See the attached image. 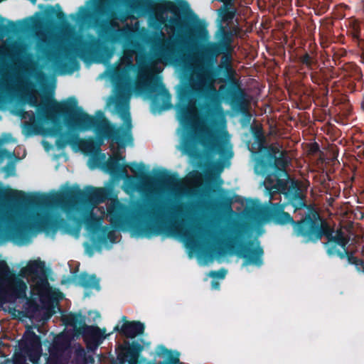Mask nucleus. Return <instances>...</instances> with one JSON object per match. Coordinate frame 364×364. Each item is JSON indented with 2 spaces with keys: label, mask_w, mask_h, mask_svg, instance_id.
Returning a JSON list of instances; mask_svg holds the SVG:
<instances>
[{
  "label": "nucleus",
  "mask_w": 364,
  "mask_h": 364,
  "mask_svg": "<svg viewBox=\"0 0 364 364\" xmlns=\"http://www.w3.org/2000/svg\"><path fill=\"white\" fill-rule=\"evenodd\" d=\"M220 38L218 41L208 42L198 53V80L195 91L205 97L208 102L220 103V96L215 82L226 83L228 87L221 85V91L227 100L242 105L243 90L240 81L236 78L237 72L232 66V33L223 26L219 28Z\"/></svg>",
  "instance_id": "1"
},
{
  "label": "nucleus",
  "mask_w": 364,
  "mask_h": 364,
  "mask_svg": "<svg viewBox=\"0 0 364 364\" xmlns=\"http://www.w3.org/2000/svg\"><path fill=\"white\" fill-rule=\"evenodd\" d=\"M188 204L181 203L170 212L171 219L165 220L164 208L156 204L137 205L132 210L116 200L107 208L109 222L117 229L129 227L137 236L151 238L154 236H178L187 241L195 238L196 227L190 225L183 218Z\"/></svg>",
  "instance_id": "2"
},
{
  "label": "nucleus",
  "mask_w": 364,
  "mask_h": 364,
  "mask_svg": "<svg viewBox=\"0 0 364 364\" xmlns=\"http://www.w3.org/2000/svg\"><path fill=\"white\" fill-rule=\"evenodd\" d=\"M114 107L117 112L127 114L128 117L125 119L126 128L117 127L106 118L101 110H98L96 112L97 117H94L84 112L82 108L77 105L66 116L64 121L70 129L81 131L94 129L97 134V139L90 137L86 139H80L77 136V143L83 151L92 153L100 151V146L105 139H111L122 148L127 144L132 143V122L128 105L117 100Z\"/></svg>",
  "instance_id": "3"
},
{
  "label": "nucleus",
  "mask_w": 364,
  "mask_h": 364,
  "mask_svg": "<svg viewBox=\"0 0 364 364\" xmlns=\"http://www.w3.org/2000/svg\"><path fill=\"white\" fill-rule=\"evenodd\" d=\"M62 208L66 213L67 219L72 225L64 218L55 215V218H48L41 220L38 223L39 228L46 233H55L58 229H65L67 232L78 234L84 224L87 230L92 234V243L97 251H100L102 245L106 244L108 240L111 242H114V232L107 226H102L101 219L92 210L86 211L79 204H70V207Z\"/></svg>",
  "instance_id": "4"
},
{
  "label": "nucleus",
  "mask_w": 364,
  "mask_h": 364,
  "mask_svg": "<svg viewBox=\"0 0 364 364\" xmlns=\"http://www.w3.org/2000/svg\"><path fill=\"white\" fill-rule=\"evenodd\" d=\"M111 190L106 188H95L87 186L81 190L78 186L70 187L66 190L55 193L52 195L45 193H32L26 195L22 191L10 189L6 194V198L14 202L24 205L36 208L60 205L70 206V204L97 205L109 199Z\"/></svg>",
  "instance_id": "5"
},
{
  "label": "nucleus",
  "mask_w": 364,
  "mask_h": 364,
  "mask_svg": "<svg viewBox=\"0 0 364 364\" xmlns=\"http://www.w3.org/2000/svg\"><path fill=\"white\" fill-rule=\"evenodd\" d=\"M277 193L284 195V201L272 204L269 212V218L277 225H291L293 234L301 237L305 243L306 236L300 232V229L301 227L306 228L305 220L308 216L313 218L317 210L307 206L306 196L298 181H292L287 190L278 191Z\"/></svg>",
  "instance_id": "6"
},
{
  "label": "nucleus",
  "mask_w": 364,
  "mask_h": 364,
  "mask_svg": "<svg viewBox=\"0 0 364 364\" xmlns=\"http://www.w3.org/2000/svg\"><path fill=\"white\" fill-rule=\"evenodd\" d=\"M124 160V156L116 153L105 163V168L112 176L125 178L127 183L132 190H135L138 186L136 180L145 186L159 183L167 187H174L180 182L177 173H170L166 169L159 171L155 176H151L149 173L145 171L146 166L143 163H131L129 166L131 171L135 174L138 173V175L136 176H129L127 170L128 164L122 165L120 164V161Z\"/></svg>",
  "instance_id": "7"
},
{
  "label": "nucleus",
  "mask_w": 364,
  "mask_h": 364,
  "mask_svg": "<svg viewBox=\"0 0 364 364\" xmlns=\"http://www.w3.org/2000/svg\"><path fill=\"white\" fill-rule=\"evenodd\" d=\"M198 80V70L189 79V87L181 89L178 92V103L176 105L177 116L183 127L188 131V136L183 141V151L191 157L198 154L196 144L197 126L193 116L192 105L196 97L203 99L208 110H212L220 103L209 104L205 97L199 95L194 90Z\"/></svg>",
  "instance_id": "8"
},
{
  "label": "nucleus",
  "mask_w": 364,
  "mask_h": 364,
  "mask_svg": "<svg viewBox=\"0 0 364 364\" xmlns=\"http://www.w3.org/2000/svg\"><path fill=\"white\" fill-rule=\"evenodd\" d=\"M288 159L286 154L277 148H271L265 156L255 159V172L265 176L264 184L271 198L278 191L287 190L292 181L286 171Z\"/></svg>",
  "instance_id": "9"
},
{
  "label": "nucleus",
  "mask_w": 364,
  "mask_h": 364,
  "mask_svg": "<svg viewBox=\"0 0 364 364\" xmlns=\"http://www.w3.org/2000/svg\"><path fill=\"white\" fill-rule=\"evenodd\" d=\"M305 222L306 228L301 227L300 229V232L306 236L305 243L316 244L325 237L327 241L323 243V245L328 256L337 255L339 257V253L349 252L346 249L348 240L345 237L343 232L341 230H337L336 235H333V228L321 218L318 211L315 213L313 218L311 219L308 216Z\"/></svg>",
  "instance_id": "10"
},
{
  "label": "nucleus",
  "mask_w": 364,
  "mask_h": 364,
  "mask_svg": "<svg viewBox=\"0 0 364 364\" xmlns=\"http://www.w3.org/2000/svg\"><path fill=\"white\" fill-rule=\"evenodd\" d=\"M109 11L108 0H95L94 14L85 7L80 6L77 14L82 21H94L95 26L98 28V36L104 41L112 44L118 43L125 38L126 31L119 28L118 24L107 18H101L107 16ZM76 14H71L75 18Z\"/></svg>",
  "instance_id": "11"
},
{
  "label": "nucleus",
  "mask_w": 364,
  "mask_h": 364,
  "mask_svg": "<svg viewBox=\"0 0 364 364\" xmlns=\"http://www.w3.org/2000/svg\"><path fill=\"white\" fill-rule=\"evenodd\" d=\"M234 233L223 242L224 247L220 248L221 254L224 255L227 253L226 250H228L242 258L243 265L261 267L263 264L264 250L259 242L242 241L245 235L243 225H237L234 228Z\"/></svg>",
  "instance_id": "12"
},
{
  "label": "nucleus",
  "mask_w": 364,
  "mask_h": 364,
  "mask_svg": "<svg viewBox=\"0 0 364 364\" xmlns=\"http://www.w3.org/2000/svg\"><path fill=\"white\" fill-rule=\"evenodd\" d=\"M27 102L31 107L36 108L38 117L41 120L50 122L54 125H59L60 118L63 117L65 119L77 104V100L73 97L60 103L54 98L38 102L36 96L33 94L28 95Z\"/></svg>",
  "instance_id": "13"
},
{
  "label": "nucleus",
  "mask_w": 364,
  "mask_h": 364,
  "mask_svg": "<svg viewBox=\"0 0 364 364\" xmlns=\"http://www.w3.org/2000/svg\"><path fill=\"white\" fill-rule=\"evenodd\" d=\"M48 218H55V216L42 218L34 223L21 222L8 228H0V242L11 240L16 244H25L29 241L31 232L34 230L46 232L39 228L38 223Z\"/></svg>",
  "instance_id": "14"
},
{
  "label": "nucleus",
  "mask_w": 364,
  "mask_h": 364,
  "mask_svg": "<svg viewBox=\"0 0 364 364\" xmlns=\"http://www.w3.org/2000/svg\"><path fill=\"white\" fill-rule=\"evenodd\" d=\"M146 90L151 100V109L153 113H160L172 107L171 96L162 82H150L146 85Z\"/></svg>",
  "instance_id": "15"
},
{
  "label": "nucleus",
  "mask_w": 364,
  "mask_h": 364,
  "mask_svg": "<svg viewBox=\"0 0 364 364\" xmlns=\"http://www.w3.org/2000/svg\"><path fill=\"white\" fill-rule=\"evenodd\" d=\"M6 21V19L4 17L0 16V38H3L8 34H20L30 30L31 28L38 27L44 22L42 17H30L16 22L8 20V24L4 25L3 23Z\"/></svg>",
  "instance_id": "16"
},
{
  "label": "nucleus",
  "mask_w": 364,
  "mask_h": 364,
  "mask_svg": "<svg viewBox=\"0 0 364 364\" xmlns=\"http://www.w3.org/2000/svg\"><path fill=\"white\" fill-rule=\"evenodd\" d=\"M154 41V48L159 57L167 60L176 56L178 43L176 39L165 38L164 33L160 31L158 37Z\"/></svg>",
  "instance_id": "17"
},
{
  "label": "nucleus",
  "mask_w": 364,
  "mask_h": 364,
  "mask_svg": "<svg viewBox=\"0 0 364 364\" xmlns=\"http://www.w3.org/2000/svg\"><path fill=\"white\" fill-rule=\"evenodd\" d=\"M106 329L97 326L84 324L80 328V333L88 350L94 351L107 338Z\"/></svg>",
  "instance_id": "18"
},
{
  "label": "nucleus",
  "mask_w": 364,
  "mask_h": 364,
  "mask_svg": "<svg viewBox=\"0 0 364 364\" xmlns=\"http://www.w3.org/2000/svg\"><path fill=\"white\" fill-rule=\"evenodd\" d=\"M137 7L147 13L168 11L176 14L179 8L176 3L168 0H138Z\"/></svg>",
  "instance_id": "19"
},
{
  "label": "nucleus",
  "mask_w": 364,
  "mask_h": 364,
  "mask_svg": "<svg viewBox=\"0 0 364 364\" xmlns=\"http://www.w3.org/2000/svg\"><path fill=\"white\" fill-rule=\"evenodd\" d=\"M202 144L210 153L219 154L220 158L229 159L232 157L231 148H228L224 141L214 134H210L202 139Z\"/></svg>",
  "instance_id": "20"
},
{
  "label": "nucleus",
  "mask_w": 364,
  "mask_h": 364,
  "mask_svg": "<svg viewBox=\"0 0 364 364\" xmlns=\"http://www.w3.org/2000/svg\"><path fill=\"white\" fill-rule=\"evenodd\" d=\"M123 323L121 326L117 325L114 328V331H117L119 334L127 338H134L138 336L144 334L145 326L139 321H127L126 316H122Z\"/></svg>",
  "instance_id": "21"
},
{
  "label": "nucleus",
  "mask_w": 364,
  "mask_h": 364,
  "mask_svg": "<svg viewBox=\"0 0 364 364\" xmlns=\"http://www.w3.org/2000/svg\"><path fill=\"white\" fill-rule=\"evenodd\" d=\"M122 353L118 355L117 358L120 360L121 364H124L127 360L129 364H139V358L141 353L144 350V346L138 341H132L125 343V346H122Z\"/></svg>",
  "instance_id": "22"
},
{
  "label": "nucleus",
  "mask_w": 364,
  "mask_h": 364,
  "mask_svg": "<svg viewBox=\"0 0 364 364\" xmlns=\"http://www.w3.org/2000/svg\"><path fill=\"white\" fill-rule=\"evenodd\" d=\"M13 279V283L11 282L6 285L7 293L6 294H0V296L10 297L13 299H24L26 296V284L22 279L16 277Z\"/></svg>",
  "instance_id": "23"
},
{
  "label": "nucleus",
  "mask_w": 364,
  "mask_h": 364,
  "mask_svg": "<svg viewBox=\"0 0 364 364\" xmlns=\"http://www.w3.org/2000/svg\"><path fill=\"white\" fill-rule=\"evenodd\" d=\"M45 15L46 23L49 26H53L56 25L55 18H56L58 20L60 25H68L66 15L61 10V7L58 4H56L55 6H50L45 11Z\"/></svg>",
  "instance_id": "24"
},
{
  "label": "nucleus",
  "mask_w": 364,
  "mask_h": 364,
  "mask_svg": "<svg viewBox=\"0 0 364 364\" xmlns=\"http://www.w3.org/2000/svg\"><path fill=\"white\" fill-rule=\"evenodd\" d=\"M74 279L77 285L85 289L99 290L100 288V280L95 274H89L86 272H82L78 276H75Z\"/></svg>",
  "instance_id": "25"
},
{
  "label": "nucleus",
  "mask_w": 364,
  "mask_h": 364,
  "mask_svg": "<svg viewBox=\"0 0 364 364\" xmlns=\"http://www.w3.org/2000/svg\"><path fill=\"white\" fill-rule=\"evenodd\" d=\"M15 277L5 260H0V294L7 293L6 285Z\"/></svg>",
  "instance_id": "26"
},
{
  "label": "nucleus",
  "mask_w": 364,
  "mask_h": 364,
  "mask_svg": "<svg viewBox=\"0 0 364 364\" xmlns=\"http://www.w3.org/2000/svg\"><path fill=\"white\" fill-rule=\"evenodd\" d=\"M63 321L66 326L73 327L79 333H80L81 326L86 324L85 317L80 312L69 313L68 315L63 316Z\"/></svg>",
  "instance_id": "27"
},
{
  "label": "nucleus",
  "mask_w": 364,
  "mask_h": 364,
  "mask_svg": "<svg viewBox=\"0 0 364 364\" xmlns=\"http://www.w3.org/2000/svg\"><path fill=\"white\" fill-rule=\"evenodd\" d=\"M70 346V338L67 335L60 333L55 338L50 351L56 353L57 354H62L68 350Z\"/></svg>",
  "instance_id": "28"
},
{
  "label": "nucleus",
  "mask_w": 364,
  "mask_h": 364,
  "mask_svg": "<svg viewBox=\"0 0 364 364\" xmlns=\"http://www.w3.org/2000/svg\"><path fill=\"white\" fill-rule=\"evenodd\" d=\"M339 258L341 259L346 258L348 263L354 265L358 272L364 274V260L354 256L353 252L349 251L339 253Z\"/></svg>",
  "instance_id": "29"
},
{
  "label": "nucleus",
  "mask_w": 364,
  "mask_h": 364,
  "mask_svg": "<svg viewBox=\"0 0 364 364\" xmlns=\"http://www.w3.org/2000/svg\"><path fill=\"white\" fill-rule=\"evenodd\" d=\"M26 269H27V271L28 272V273L31 274L37 275L39 274L40 272H42V273L43 274V276H45V274H44L45 263H44V262H42L41 260H34V261L30 262L28 264ZM41 282L42 285H46V286L48 285V282L46 277H44L43 279H41Z\"/></svg>",
  "instance_id": "30"
},
{
  "label": "nucleus",
  "mask_w": 364,
  "mask_h": 364,
  "mask_svg": "<svg viewBox=\"0 0 364 364\" xmlns=\"http://www.w3.org/2000/svg\"><path fill=\"white\" fill-rule=\"evenodd\" d=\"M231 1H227L224 3L223 6L219 9V16L222 21H230L234 18L236 11L234 8H231Z\"/></svg>",
  "instance_id": "31"
},
{
  "label": "nucleus",
  "mask_w": 364,
  "mask_h": 364,
  "mask_svg": "<svg viewBox=\"0 0 364 364\" xmlns=\"http://www.w3.org/2000/svg\"><path fill=\"white\" fill-rule=\"evenodd\" d=\"M77 134H63L55 141L56 146L60 149H64L68 144L75 145L77 144Z\"/></svg>",
  "instance_id": "32"
},
{
  "label": "nucleus",
  "mask_w": 364,
  "mask_h": 364,
  "mask_svg": "<svg viewBox=\"0 0 364 364\" xmlns=\"http://www.w3.org/2000/svg\"><path fill=\"white\" fill-rule=\"evenodd\" d=\"M195 18H196V24L194 25L193 28H189L187 30V34L189 38L194 36L202 37L206 36L208 33L205 26L199 21L196 16H195Z\"/></svg>",
  "instance_id": "33"
},
{
  "label": "nucleus",
  "mask_w": 364,
  "mask_h": 364,
  "mask_svg": "<svg viewBox=\"0 0 364 364\" xmlns=\"http://www.w3.org/2000/svg\"><path fill=\"white\" fill-rule=\"evenodd\" d=\"M229 101H230L233 109H235V110L243 114V115H244V117L242 119L243 125L249 124L250 123V121L252 119V115L247 110L246 104H245V92H243L242 103L241 105H239L237 104L236 105V104L233 103L232 100H229Z\"/></svg>",
  "instance_id": "34"
},
{
  "label": "nucleus",
  "mask_w": 364,
  "mask_h": 364,
  "mask_svg": "<svg viewBox=\"0 0 364 364\" xmlns=\"http://www.w3.org/2000/svg\"><path fill=\"white\" fill-rule=\"evenodd\" d=\"M22 351L25 353L26 359L31 362L33 364H38V360L41 358V353L34 348H28L27 346L21 347Z\"/></svg>",
  "instance_id": "35"
},
{
  "label": "nucleus",
  "mask_w": 364,
  "mask_h": 364,
  "mask_svg": "<svg viewBox=\"0 0 364 364\" xmlns=\"http://www.w3.org/2000/svg\"><path fill=\"white\" fill-rule=\"evenodd\" d=\"M250 132L257 145H262L265 140L262 127L257 125H251Z\"/></svg>",
  "instance_id": "36"
},
{
  "label": "nucleus",
  "mask_w": 364,
  "mask_h": 364,
  "mask_svg": "<svg viewBox=\"0 0 364 364\" xmlns=\"http://www.w3.org/2000/svg\"><path fill=\"white\" fill-rule=\"evenodd\" d=\"M97 40H94V42L92 43L85 41L79 48H77V53L81 56V58H85L90 54L91 49L97 44Z\"/></svg>",
  "instance_id": "37"
},
{
  "label": "nucleus",
  "mask_w": 364,
  "mask_h": 364,
  "mask_svg": "<svg viewBox=\"0 0 364 364\" xmlns=\"http://www.w3.org/2000/svg\"><path fill=\"white\" fill-rule=\"evenodd\" d=\"M299 60L301 64L306 65L309 70H311L312 65L316 63L309 53H305L304 55H301L299 58Z\"/></svg>",
  "instance_id": "38"
},
{
  "label": "nucleus",
  "mask_w": 364,
  "mask_h": 364,
  "mask_svg": "<svg viewBox=\"0 0 364 364\" xmlns=\"http://www.w3.org/2000/svg\"><path fill=\"white\" fill-rule=\"evenodd\" d=\"M114 80L117 81V87L119 90L124 89V74L122 71L116 70L114 75Z\"/></svg>",
  "instance_id": "39"
},
{
  "label": "nucleus",
  "mask_w": 364,
  "mask_h": 364,
  "mask_svg": "<svg viewBox=\"0 0 364 364\" xmlns=\"http://www.w3.org/2000/svg\"><path fill=\"white\" fill-rule=\"evenodd\" d=\"M86 352L85 349L82 347H79L75 350V357L77 362L82 364L83 361H85L86 359Z\"/></svg>",
  "instance_id": "40"
},
{
  "label": "nucleus",
  "mask_w": 364,
  "mask_h": 364,
  "mask_svg": "<svg viewBox=\"0 0 364 364\" xmlns=\"http://www.w3.org/2000/svg\"><path fill=\"white\" fill-rule=\"evenodd\" d=\"M169 23L171 27L178 28V30H182L184 28V23L179 17L171 18L169 19Z\"/></svg>",
  "instance_id": "41"
},
{
  "label": "nucleus",
  "mask_w": 364,
  "mask_h": 364,
  "mask_svg": "<svg viewBox=\"0 0 364 364\" xmlns=\"http://www.w3.org/2000/svg\"><path fill=\"white\" fill-rule=\"evenodd\" d=\"M227 274V270L224 268H222L217 271H211L209 273V276L213 278H217V279H224L225 275Z\"/></svg>",
  "instance_id": "42"
},
{
  "label": "nucleus",
  "mask_w": 364,
  "mask_h": 364,
  "mask_svg": "<svg viewBox=\"0 0 364 364\" xmlns=\"http://www.w3.org/2000/svg\"><path fill=\"white\" fill-rule=\"evenodd\" d=\"M160 351L159 353V355H167L168 358L165 361H168L170 357H178L179 358V353L176 352V355H172L171 350H168L164 346H159Z\"/></svg>",
  "instance_id": "43"
},
{
  "label": "nucleus",
  "mask_w": 364,
  "mask_h": 364,
  "mask_svg": "<svg viewBox=\"0 0 364 364\" xmlns=\"http://www.w3.org/2000/svg\"><path fill=\"white\" fill-rule=\"evenodd\" d=\"M38 341L39 337L33 331H29L28 334L26 336V343L24 345L26 346L27 343L33 344Z\"/></svg>",
  "instance_id": "44"
},
{
  "label": "nucleus",
  "mask_w": 364,
  "mask_h": 364,
  "mask_svg": "<svg viewBox=\"0 0 364 364\" xmlns=\"http://www.w3.org/2000/svg\"><path fill=\"white\" fill-rule=\"evenodd\" d=\"M26 356L25 353L15 355L14 358V364H26Z\"/></svg>",
  "instance_id": "45"
},
{
  "label": "nucleus",
  "mask_w": 364,
  "mask_h": 364,
  "mask_svg": "<svg viewBox=\"0 0 364 364\" xmlns=\"http://www.w3.org/2000/svg\"><path fill=\"white\" fill-rule=\"evenodd\" d=\"M50 352V355L47 359V364H60L58 354L54 352Z\"/></svg>",
  "instance_id": "46"
},
{
  "label": "nucleus",
  "mask_w": 364,
  "mask_h": 364,
  "mask_svg": "<svg viewBox=\"0 0 364 364\" xmlns=\"http://www.w3.org/2000/svg\"><path fill=\"white\" fill-rule=\"evenodd\" d=\"M180 360L178 357H170L168 361H160L157 363H149L148 364H179Z\"/></svg>",
  "instance_id": "47"
},
{
  "label": "nucleus",
  "mask_w": 364,
  "mask_h": 364,
  "mask_svg": "<svg viewBox=\"0 0 364 364\" xmlns=\"http://www.w3.org/2000/svg\"><path fill=\"white\" fill-rule=\"evenodd\" d=\"M24 129L27 132L28 134H33L36 133V126L32 123L26 122L24 124Z\"/></svg>",
  "instance_id": "48"
},
{
  "label": "nucleus",
  "mask_w": 364,
  "mask_h": 364,
  "mask_svg": "<svg viewBox=\"0 0 364 364\" xmlns=\"http://www.w3.org/2000/svg\"><path fill=\"white\" fill-rule=\"evenodd\" d=\"M311 78L314 83L320 85L321 83V79L317 75L316 73H311Z\"/></svg>",
  "instance_id": "49"
},
{
  "label": "nucleus",
  "mask_w": 364,
  "mask_h": 364,
  "mask_svg": "<svg viewBox=\"0 0 364 364\" xmlns=\"http://www.w3.org/2000/svg\"><path fill=\"white\" fill-rule=\"evenodd\" d=\"M28 306H29V308L31 309H32L33 311H38V308H39V306L38 305V304L34 301H30L28 303Z\"/></svg>",
  "instance_id": "50"
},
{
  "label": "nucleus",
  "mask_w": 364,
  "mask_h": 364,
  "mask_svg": "<svg viewBox=\"0 0 364 364\" xmlns=\"http://www.w3.org/2000/svg\"><path fill=\"white\" fill-rule=\"evenodd\" d=\"M95 361V359L92 355H86V359L85 361H83L82 364H88V363H93Z\"/></svg>",
  "instance_id": "51"
},
{
  "label": "nucleus",
  "mask_w": 364,
  "mask_h": 364,
  "mask_svg": "<svg viewBox=\"0 0 364 364\" xmlns=\"http://www.w3.org/2000/svg\"><path fill=\"white\" fill-rule=\"evenodd\" d=\"M9 152L7 149H0V158L9 156Z\"/></svg>",
  "instance_id": "52"
},
{
  "label": "nucleus",
  "mask_w": 364,
  "mask_h": 364,
  "mask_svg": "<svg viewBox=\"0 0 364 364\" xmlns=\"http://www.w3.org/2000/svg\"><path fill=\"white\" fill-rule=\"evenodd\" d=\"M319 151V146L318 144L315 143L311 147V151L314 154Z\"/></svg>",
  "instance_id": "53"
},
{
  "label": "nucleus",
  "mask_w": 364,
  "mask_h": 364,
  "mask_svg": "<svg viewBox=\"0 0 364 364\" xmlns=\"http://www.w3.org/2000/svg\"><path fill=\"white\" fill-rule=\"evenodd\" d=\"M211 284L213 289H218L220 286L219 282L215 281H212Z\"/></svg>",
  "instance_id": "54"
},
{
  "label": "nucleus",
  "mask_w": 364,
  "mask_h": 364,
  "mask_svg": "<svg viewBox=\"0 0 364 364\" xmlns=\"http://www.w3.org/2000/svg\"><path fill=\"white\" fill-rule=\"evenodd\" d=\"M87 252H88L90 256H92L93 255V249H92V247H88L87 249Z\"/></svg>",
  "instance_id": "55"
},
{
  "label": "nucleus",
  "mask_w": 364,
  "mask_h": 364,
  "mask_svg": "<svg viewBox=\"0 0 364 364\" xmlns=\"http://www.w3.org/2000/svg\"><path fill=\"white\" fill-rule=\"evenodd\" d=\"M26 115H28V112H26V111H24V110H22L21 111V117L22 118H25L26 117Z\"/></svg>",
  "instance_id": "56"
},
{
  "label": "nucleus",
  "mask_w": 364,
  "mask_h": 364,
  "mask_svg": "<svg viewBox=\"0 0 364 364\" xmlns=\"http://www.w3.org/2000/svg\"><path fill=\"white\" fill-rule=\"evenodd\" d=\"M50 131L54 134H56L57 132H58V129H54V128H52L50 129Z\"/></svg>",
  "instance_id": "57"
},
{
  "label": "nucleus",
  "mask_w": 364,
  "mask_h": 364,
  "mask_svg": "<svg viewBox=\"0 0 364 364\" xmlns=\"http://www.w3.org/2000/svg\"><path fill=\"white\" fill-rule=\"evenodd\" d=\"M31 119H33L35 117L34 114L32 112L31 115L29 116Z\"/></svg>",
  "instance_id": "58"
},
{
  "label": "nucleus",
  "mask_w": 364,
  "mask_h": 364,
  "mask_svg": "<svg viewBox=\"0 0 364 364\" xmlns=\"http://www.w3.org/2000/svg\"><path fill=\"white\" fill-rule=\"evenodd\" d=\"M33 3H36V0H30Z\"/></svg>",
  "instance_id": "59"
},
{
  "label": "nucleus",
  "mask_w": 364,
  "mask_h": 364,
  "mask_svg": "<svg viewBox=\"0 0 364 364\" xmlns=\"http://www.w3.org/2000/svg\"><path fill=\"white\" fill-rule=\"evenodd\" d=\"M183 2L188 6V4L186 1H183Z\"/></svg>",
  "instance_id": "60"
},
{
  "label": "nucleus",
  "mask_w": 364,
  "mask_h": 364,
  "mask_svg": "<svg viewBox=\"0 0 364 364\" xmlns=\"http://www.w3.org/2000/svg\"><path fill=\"white\" fill-rule=\"evenodd\" d=\"M228 207H229V208L231 210V206H230V203H229V205H228Z\"/></svg>",
  "instance_id": "61"
},
{
  "label": "nucleus",
  "mask_w": 364,
  "mask_h": 364,
  "mask_svg": "<svg viewBox=\"0 0 364 364\" xmlns=\"http://www.w3.org/2000/svg\"><path fill=\"white\" fill-rule=\"evenodd\" d=\"M363 106H364V101L363 102Z\"/></svg>",
  "instance_id": "62"
}]
</instances>
